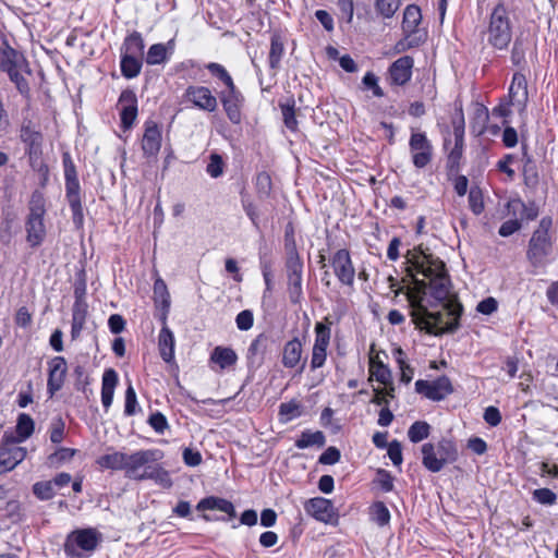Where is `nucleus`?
<instances>
[{
	"label": "nucleus",
	"instance_id": "obj_6",
	"mask_svg": "<svg viewBox=\"0 0 558 558\" xmlns=\"http://www.w3.org/2000/svg\"><path fill=\"white\" fill-rule=\"evenodd\" d=\"M26 457V449L13 439V433L5 432L0 444L1 472L13 470Z\"/></svg>",
	"mask_w": 558,
	"mask_h": 558
},
{
	"label": "nucleus",
	"instance_id": "obj_12",
	"mask_svg": "<svg viewBox=\"0 0 558 558\" xmlns=\"http://www.w3.org/2000/svg\"><path fill=\"white\" fill-rule=\"evenodd\" d=\"M330 263L338 280L344 286L352 287L354 283L355 269L349 251L344 248L338 250L332 255Z\"/></svg>",
	"mask_w": 558,
	"mask_h": 558
},
{
	"label": "nucleus",
	"instance_id": "obj_42",
	"mask_svg": "<svg viewBox=\"0 0 558 558\" xmlns=\"http://www.w3.org/2000/svg\"><path fill=\"white\" fill-rule=\"evenodd\" d=\"M302 414V407L300 402L291 400L289 402L281 403L279 407L280 421L283 423L290 422Z\"/></svg>",
	"mask_w": 558,
	"mask_h": 558
},
{
	"label": "nucleus",
	"instance_id": "obj_62",
	"mask_svg": "<svg viewBox=\"0 0 558 558\" xmlns=\"http://www.w3.org/2000/svg\"><path fill=\"white\" fill-rule=\"evenodd\" d=\"M64 436V423L61 418L53 420L50 428V440L60 444Z\"/></svg>",
	"mask_w": 558,
	"mask_h": 558
},
{
	"label": "nucleus",
	"instance_id": "obj_51",
	"mask_svg": "<svg viewBox=\"0 0 558 558\" xmlns=\"http://www.w3.org/2000/svg\"><path fill=\"white\" fill-rule=\"evenodd\" d=\"M206 69L216 77L221 80L226 87L234 85L232 77L226 70V68L219 63L210 62L206 65Z\"/></svg>",
	"mask_w": 558,
	"mask_h": 558
},
{
	"label": "nucleus",
	"instance_id": "obj_58",
	"mask_svg": "<svg viewBox=\"0 0 558 558\" xmlns=\"http://www.w3.org/2000/svg\"><path fill=\"white\" fill-rule=\"evenodd\" d=\"M155 294H159L163 313H168L170 307V295L167 291V287L161 279L156 280L154 284Z\"/></svg>",
	"mask_w": 558,
	"mask_h": 558
},
{
	"label": "nucleus",
	"instance_id": "obj_34",
	"mask_svg": "<svg viewBox=\"0 0 558 558\" xmlns=\"http://www.w3.org/2000/svg\"><path fill=\"white\" fill-rule=\"evenodd\" d=\"M125 454L124 452L113 451L99 457L96 463L101 469L118 471L124 470L125 466Z\"/></svg>",
	"mask_w": 558,
	"mask_h": 558
},
{
	"label": "nucleus",
	"instance_id": "obj_56",
	"mask_svg": "<svg viewBox=\"0 0 558 558\" xmlns=\"http://www.w3.org/2000/svg\"><path fill=\"white\" fill-rule=\"evenodd\" d=\"M256 190L259 196H268L271 191V178L267 172H260L256 177Z\"/></svg>",
	"mask_w": 558,
	"mask_h": 558
},
{
	"label": "nucleus",
	"instance_id": "obj_7",
	"mask_svg": "<svg viewBox=\"0 0 558 558\" xmlns=\"http://www.w3.org/2000/svg\"><path fill=\"white\" fill-rule=\"evenodd\" d=\"M161 459V452L156 449L138 450L132 454H125V475L130 478L143 481V471L149 462Z\"/></svg>",
	"mask_w": 558,
	"mask_h": 558
},
{
	"label": "nucleus",
	"instance_id": "obj_38",
	"mask_svg": "<svg viewBox=\"0 0 558 558\" xmlns=\"http://www.w3.org/2000/svg\"><path fill=\"white\" fill-rule=\"evenodd\" d=\"M284 52L283 41L279 35H272L270 40L269 51V66L272 71L277 72L280 68V62Z\"/></svg>",
	"mask_w": 558,
	"mask_h": 558
},
{
	"label": "nucleus",
	"instance_id": "obj_57",
	"mask_svg": "<svg viewBox=\"0 0 558 558\" xmlns=\"http://www.w3.org/2000/svg\"><path fill=\"white\" fill-rule=\"evenodd\" d=\"M404 35V38L399 40L395 46V50L398 53L407 51L413 47H417L423 43V39L416 35H411V37H408V34Z\"/></svg>",
	"mask_w": 558,
	"mask_h": 558
},
{
	"label": "nucleus",
	"instance_id": "obj_23",
	"mask_svg": "<svg viewBox=\"0 0 558 558\" xmlns=\"http://www.w3.org/2000/svg\"><path fill=\"white\" fill-rule=\"evenodd\" d=\"M167 314L163 313L162 316V328L158 335V350L161 359L166 363H170L174 359V345L175 339L173 332L167 326L166 323Z\"/></svg>",
	"mask_w": 558,
	"mask_h": 558
},
{
	"label": "nucleus",
	"instance_id": "obj_63",
	"mask_svg": "<svg viewBox=\"0 0 558 558\" xmlns=\"http://www.w3.org/2000/svg\"><path fill=\"white\" fill-rule=\"evenodd\" d=\"M242 207H243V210L245 211V214L247 215V217L251 219L252 223L256 228H258L259 227V223H258L259 214H258L256 205L248 198H242Z\"/></svg>",
	"mask_w": 558,
	"mask_h": 558
},
{
	"label": "nucleus",
	"instance_id": "obj_24",
	"mask_svg": "<svg viewBox=\"0 0 558 558\" xmlns=\"http://www.w3.org/2000/svg\"><path fill=\"white\" fill-rule=\"evenodd\" d=\"M454 146L450 150L448 159L450 162L458 163L462 157L463 141H464V117L460 110L456 117L452 118Z\"/></svg>",
	"mask_w": 558,
	"mask_h": 558
},
{
	"label": "nucleus",
	"instance_id": "obj_29",
	"mask_svg": "<svg viewBox=\"0 0 558 558\" xmlns=\"http://www.w3.org/2000/svg\"><path fill=\"white\" fill-rule=\"evenodd\" d=\"M118 384V374L114 369L108 368L104 372L101 384V403L106 410L113 401L114 389Z\"/></svg>",
	"mask_w": 558,
	"mask_h": 558
},
{
	"label": "nucleus",
	"instance_id": "obj_45",
	"mask_svg": "<svg viewBox=\"0 0 558 558\" xmlns=\"http://www.w3.org/2000/svg\"><path fill=\"white\" fill-rule=\"evenodd\" d=\"M168 59L167 47L163 44L151 45L147 51L146 62L149 65L161 64Z\"/></svg>",
	"mask_w": 558,
	"mask_h": 558
},
{
	"label": "nucleus",
	"instance_id": "obj_37",
	"mask_svg": "<svg viewBox=\"0 0 558 558\" xmlns=\"http://www.w3.org/2000/svg\"><path fill=\"white\" fill-rule=\"evenodd\" d=\"M326 442V437L323 432L316 430H304L302 432L301 436L295 440V446L299 449H305L308 447L317 446L323 447Z\"/></svg>",
	"mask_w": 558,
	"mask_h": 558
},
{
	"label": "nucleus",
	"instance_id": "obj_50",
	"mask_svg": "<svg viewBox=\"0 0 558 558\" xmlns=\"http://www.w3.org/2000/svg\"><path fill=\"white\" fill-rule=\"evenodd\" d=\"M533 500L541 505L553 506L557 501V495L549 488H537L532 493Z\"/></svg>",
	"mask_w": 558,
	"mask_h": 558
},
{
	"label": "nucleus",
	"instance_id": "obj_13",
	"mask_svg": "<svg viewBox=\"0 0 558 558\" xmlns=\"http://www.w3.org/2000/svg\"><path fill=\"white\" fill-rule=\"evenodd\" d=\"M219 97L228 119L232 123L239 124L242 119L241 109L244 104V97L241 92L235 85H232L221 92Z\"/></svg>",
	"mask_w": 558,
	"mask_h": 558
},
{
	"label": "nucleus",
	"instance_id": "obj_52",
	"mask_svg": "<svg viewBox=\"0 0 558 558\" xmlns=\"http://www.w3.org/2000/svg\"><path fill=\"white\" fill-rule=\"evenodd\" d=\"M280 109L284 125L291 131H296L298 121L294 112V101L292 104H281Z\"/></svg>",
	"mask_w": 558,
	"mask_h": 558
},
{
	"label": "nucleus",
	"instance_id": "obj_19",
	"mask_svg": "<svg viewBox=\"0 0 558 558\" xmlns=\"http://www.w3.org/2000/svg\"><path fill=\"white\" fill-rule=\"evenodd\" d=\"M286 260L284 268L287 276L303 275V260L296 250L293 234L287 232L284 236Z\"/></svg>",
	"mask_w": 558,
	"mask_h": 558
},
{
	"label": "nucleus",
	"instance_id": "obj_26",
	"mask_svg": "<svg viewBox=\"0 0 558 558\" xmlns=\"http://www.w3.org/2000/svg\"><path fill=\"white\" fill-rule=\"evenodd\" d=\"M88 305L82 295L76 293V300L72 308V326L71 337L73 340L77 339L84 328Z\"/></svg>",
	"mask_w": 558,
	"mask_h": 558
},
{
	"label": "nucleus",
	"instance_id": "obj_9",
	"mask_svg": "<svg viewBox=\"0 0 558 558\" xmlns=\"http://www.w3.org/2000/svg\"><path fill=\"white\" fill-rule=\"evenodd\" d=\"M409 148L416 168H425L432 161L433 145L424 132H412Z\"/></svg>",
	"mask_w": 558,
	"mask_h": 558
},
{
	"label": "nucleus",
	"instance_id": "obj_60",
	"mask_svg": "<svg viewBox=\"0 0 558 558\" xmlns=\"http://www.w3.org/2000/svg\"><path fill=\"white\" fill-rule=\"evenodd\" d=\"M521 228H522L521 220H519L517 218L509 219L500 226L498 233L500 236L507 238V236L512 235L517 231H519Z\"/></svg>",
	"mask_w": 558,
	"mask_h": 558
},
{
	"label": "nucleus",
	"instance_id": "obj_20",
	"mask_svg": "<svg viewBox=\"0 0 558 558\" xmlns=\"http://www.w3.org/2000/svg\"><path fill=\"white\" fill-rule=\"evenodd\" d=\"M413 65L414 60L410 56L397 59L388 70L390 83L397 86L405 85L411 80Z\"/></svg>",
	"mask_w": 558,
	"mask_h": 558
},
{
	"label": "nucleus",
	"instance_id": "obj_59",
	"mask_svg": "<svg viewBox=\"0 0 558 558\" xmlns=\"http://www.w3.org/2000/svg\"><path fill=\"white\" fill-rule=\"evenodd\" d=\"M236 327L240 330L246 331L252 328L254 323V316L252 311L244 310L236 315L235 318Z\"/></svg>",
	"mask_w": 558,
	"mask_h": 558
},
{
	"label": "nucleus",
	"instance_id": "obj_4",
	"mask_svg": "<svg viewBox=\"0 0 558 558\" xmlns=\"http://www.w3.org/2000/svg\"><path fill=\"white\" fill-rule=\"evenodd\" d=\"M511 38L512 29L508 10L504 2H499L490 14L487 40L493 47L505 49L508 47Z\"/></svg>",
	"mask_w": 558,
	"mask_h": 558
},
{
	"label": "nucleus",
	"instance_id": "obj_21",
	"mask_svg": "<svg viewBox=\"0 0 558 558\" xmlns=\"http://www.w3.org/2000/svg\"><path fill=\"white\" fill-rule=\"evenodd\" d=\"M66 361L63 356H54L49 362V374L47 389L50 396L59 391L64 383L66 375Z\"/></svg>",
	"mask_w": 558,
	"mask_h": 558
},
{
	"label": "nucleus",
	"instance_id": "obj_41",
	"mask_svg": "<svg viewBox=\"0 0 558 558\" xmlns=\"http://www.w3.org/2000/svg\"><path fill=\"white\" fill-rule=\"evenodd\" d=\"M303 275L287 276L288 293L291 303L299 304L303 298Z\"/></svg>",
	"mask_w": 558,
	"mask_h": 558
},
{
	"label": "nucleus",
	"instance_id": "obj_2",
	"mask_svg": "<svg viewBox=\"0 0 558 558\" xmlns=\"http://www.w3.org/2000/svg\"><path fill=\"white\" fill-rule=\"evenodd\" d=\"M551 228L553 218L543 217L529 240L526 259L534 269L544 268L548 263L554 245Z\"/></svg>",
	"mask_w": 558,
	"mask_h": 558
},
{
	"label": "nucleus",
	"instance_id": "obj_35",
	"mask_svg": "<svg viewBox=\"0 0 558 558\" xmlns=\"http://www.w3.org/2000/svg\"><path fill=\"white\" fill-rule=\"evenodd\" d=\"M142 477L143 480H154L163 488H170L172 486V480L169 472L161 466H146L143 471Z\"/></svg>",
	"mask_w": 558,
	"mask_h": 558
},
{
	"label": "nucleus",
	"instance_id": "obj_8",
	"mask_svg": "<svg viewBox=\"0 0 558 558\" xmlns=\"http://www.w3.org/2000/svg\"><path fill=\"white\" fill-rule=\"evenodd\" d=\"M20 61L21 58L14 49H0V70L8 73L11 82H13L19 92L23 94L28 92V84L19 71Z\"/></svg>",
	"mask_w": 558,
	"mask_h": 558
},
{
	"label": "nucleus",
	"instance_id": "obj_33",
	"mask_svg": "<svg viewBox=\"0 0 558 558\" xmlns=\"http://www.w3.org/2000/svg\"><path fill=\"white\" fill-rule=\"evenodd\" d=\"M121 73L126 78L136 77L142 70L141 57L133 56L131 53H121L120 62Z\"/></svg>",
	"mask_w": 558,
	"mask_h": 558
},
{
	"label": "nucleus",
	"instance_id": "obj_28",
	"mask_svg": "<svg viewBox=\"0 0 558 558\" xmlns=\"http://www.w3.org/2000/svg\"><path fill=\"white\" fill-rule=\"evenodd\" d=\"M196 509L199 511L205 510H218L225 512L229 515V518L235 517V509L231 501L220 498V497H206L203 498L196 506Z\"/></svg>",
	"mask_w": 558,
	"mask_h": 558
},
{
	"label": "nucleus",
	"instance_id": "obj_36",
	"mask_svg": "<svg viewBox=\"0 0 558 558\" xmlns=\"http://www.w3.org/2000/svg\"><path fill=\"white\" fill-rule=\"evenodd\" d=\"M34 432V421L33 418L25 413H22L17 417V423L15 427V434H13V439L16 442L25 441L27 438L32 436Z\"/></svg>",
	"mask_w": 558,
	"mask_h": 558
},
{
	"label": "nucleus",
	"instance_id": "obj_25",
	"mask_svg": "<svg viewBox=\"0 0 558 558\" xmlns=\"http://www.w3.org/2000/svg\"><path fill=\"white\" fill-rule=\"evenodd\" d=\"M272 343V339L265 335H258L247 349V361L252 365H260L264 357Z\"/></svg>",
	"mask_w": 558,
	"mask_h": 558
},
{
	"label": "nucleus",
	"instance_id": "obj_1",
	"mask_svg": "<svg viewBox=\"0 0 558 558\" xmlns=\"http://www.w3.org/2000/svg\"><path fill=\"white\" fill-rule=\"evenodd\" d=\"M416 274L414 289L407 292L413 323L428 333L441 335L459 328L462 305L450 292L445 264L438 257L422 254L411 259Z\"/></svg>",
	"mask_w": 558,
	"mask_h": 558
},
{
	"label": "nucleus",
	"instance_id": "obj_47",
	"mask_svg": "<svg viewBox=\"0 0 558 558\" xmlns=\"http://www.w3.org/2000/svg\"><path fill=\"white\" fill-rule=\"evenodd\" d=\"M315 333L316 337L313 347L327 350L330 341V328L323 323H317L315 325Z\"/></svg>",
	"mask_w": 558,
	"mask_h": 558
},
{
	"label": "nucleus",
	"instance_id": "obj_15",
	"mask_svg": "<svg viewBox=\"0 0 558 558\" xmlns=\"http://www.w3.org/2000/svg\"><path fill=\"white\" fill-rule=\"evenodd\" d=\"M21 141L26 145V153L31 159H36L41 155L43 134L32 121H24L20 132Z\"/></svg>",
	"mask_w": 558,
	"mask_h": 558
},
{
	"label": "nucleus",
	"instance_id": "obj_16",
	"mask_svg": "<svg viewBox=\"0 0 558 558\" xmlns=\"http://www.w3.org/2000/svg\"><path fill=\"white\" fill-rule=\"evenodd\" d=\"M508 99L520 113L525 110L529 100V93L527 82L522 73L513 74L508 92Z\"/></svg>",
	"mask_w": 558,
	"mask_h": 558
},
{
	"label": "nucleus",
	"instance_id": "obj_40",
	"mask_svg": "<svg viewBox=\"0 0 558 558\" xmlns=\"http://www.w3.org/2000/svg\"><path fill=\"white\" fill-rule=\"evenodd\" d=\"M523 179L525 185L530 187H534L538 184V172L535 162L532 157L529 156L525 151L523 154Z\"/></svg>",
	"mask_w": 558,
	"mask_h": 558
},
{
	"label": "nucleus",
	"instance_id": "obj_49",
	"mask_svg": "<svg viewBox=\"0 0 558 558\" xmlns=\"http://www.w3.org/2000/svg\"><path fill=\"white\" fill-rule=\"evenodd\" d=\"M225 162L222 157L218 154H211L209 162L206 167V172L214 179H217L223 174Z\"/></svg>",
	"mask_w": 558,
	"mask_h": 558
},
{
	"label": "nucleus",
	"instance_id": "obj_31",
	"mask_svg": "<svg viewBox=\"0 0 558 558\" xmlns=\"http://www.w3.org/2000/svg\"><path fill=\"white\" fill-rule=\"evenodd\" d=\"M421 9L415 4H409L403 12L402 31L408 37L416 34V27L421 23Z\"/></svg>",
	"mask_w": 558,
	"mask_h": 558
},
{
	"label": "nucleus",
	"instance_id": "obj_30",
	"mask_svg": "<svg viewBox=\"0 0 558 558\" xmlns=\"http://www.w3.org/2000/svg\"><path fill=\"white\" fill-rule=\"evenodd\" d=\"M302 343L298 338L288 341L282 350V364L287 368H294L302 359Z\"/></svg>",
	"mask_w": 558,
	"mask_h": 558
},
{
	"label": "nucleus",
	"instance_id": "obj_46",
	"mask_svg": "<svg viewBox=\"0 0 558 558\" xmlns=\"http://www.w3.org/2000/svg\"><path fill=\"white\" fill-rule=\"evenodd\" d=\"M401 5V0H376L375 9L385 19H390Z\"/></svg>",
	"mask_w": 558,
	"mask_h": 558
},
{
	"label": "nucleus",
	"instance_id": "obj_48",
	"mask_svg": "<svg viewBox=\"0 0 558 558\" xmlns=\"http://www.w3.org/2000/svg\"><path fill=\"white\" fill-rule=\"evenodd\" d=\"M372 519L380 526L387 525L389 523L390 512L384 502L379 501L374 504L372 507Z\"/></svg>",
	"mask_w": 558,
	"mask_h": 558
},
{
	"label": "nucleus",
	"instance_id": "obj_3",
	"mask_svg": "<svg viewBox=\"0 0 558 558\" xmlns=\"http://www.w3.org/2000/svg\"><path fill=\"white\" fill-rule=\"evenodd\" d=\"M46 201L39 191L33 192L25 220L26 242L32 248L40 246L47 235L45 223Z\"/></svg>",
	"mask_w": 558,
	"mask_h": 558
},
{
	"label": "nucleus",
	"instance_id": "obj_54",
	"mask_svg": "<svg viewBox=\"0 0 558 558\" xmlns=\"http://www.w3.org/2000/svg\"><path fill=\"white\" fill-rule=\"evenodd\" d=\"M469 205L475 215H480L484 210L483 195L480 189H471L469 192Z\"/></svg>",
	"mask_w": 558,
	"mask_h": 558
},
{
	"label": "nucleus",
	"instance_id": "obj_53",
	"mask_svg": "<svg viewBox=\"0 0 558 558\" xmlns=\"http://www.w3.org/2000/svg\"><path fill=\"white\" fill-rule=\"evenodd\" d=\"M33 492L41 500L51 499L56 495L53 483L51 481L36 483L33 486Z\"/></svg>",
	"mask_w": 558,
	"mask_h": 558
},
{
	"label": "nucleus",
	"instance_id": "obj_17",
	"mask_svg": "<svg viewBox=\"0 0 558 558\" xmlns=\"http://www.w3.org/2000/svg\"><path fill=\"white\" fill-rule=\"evenodd\" d=\"M304 509L310 515L324 523H330L337 517L332 502L323 497L307 500Z\"/></svg>",
	"mask_w": 558,
	"mask_h": 558
},
{
	"label": "nucleus",
	"instance_id": "obj_27",
	"mask_svg": "<svg viewBox=\"0 0 558 558\" xmlns=\"http://www.w3.org/2000/svg\"><path fill=\"white\" fill-rule=\"evenodd\" d=\"M209 362L215 364L219 371H223L235 365L238 354L232 348L218 345L211 351Z\"/></svg>",
	"mask_w": 558,
	"mask_h": 558
},
{
	"label": "nucleus",
	"instance_id": "obj_5",
	"mask_svg": "<svg viewBox=\"0 0 558 558\" xmlns=\"http://www.w3.org/2000/svg\"><path fill=\"white\" fill-rule=\"evenodd\" d=\"M100 541L101 534L93 527L75 530L68 535L64 551L71 558H86L84 553H93Z\"/></svg>",
	"mask_w": 558,
	"mask_h": 558
},
{
	"label": "nucleus",
	"instance_id": "obj_22",
	"mask_svg": "<svg viewBox=\"0 0 558 558\" xmlns=\"http://www.w3.org/2000/svg\"><path fill=\"white\" fill-rule=\"evenodd\" d=\"M121 106V123L124 130L130 129L137 117V99L132 90H123L119 97Z\"/></svg>",
	"mask_w": 558,
	"mask_h": 558
},
{
	"label": "nucleus",
	"instance_id": "obj_55",
	"mask_svg": "<svg viewBox=\"0 0 558 558\" xmlns=\"http://www.w3.org/2000/svg\"><path fill=\"white\" fill-rule=\"evenodd\" d=\"M369 373L383 385H388L391 380V372L383 362H378L375 367L373 366Z\"/></svg>",
	"mask_w": 558,
	"mask_h": 558
},
{
	"label": "nucleus",
	"instance_id": "obj_10",
	"mask_svg": "<svg viewBox=\"0 0 558 558\" xmlns=\"http://www.w3.org/2000/svg\"><path fill=\"white\" fill-rule=\"evenodd\" d=\"M66 199L72 211L73 221L76 225L83 222V206L80 197V183L74 168L65 169Z\"/></svg>",
	"mask_w": 558,
	"mask_h": 558
},
{
	"label": "nucleus",
	"instance_id": "obj_64",
	"mask_svg": "<svg viewBox=\"0 0 558 558\" xmlns=\"http://www.w3.org/2000/svg\"><path fill=\"white\" fill-rule=\"evenodd\" d=\"M340 451L336 447H328L319 457L322 464L332 465L340 460Z\"/></svg>",
	"mask_w": 558,
	"mask_h": 558
},
{
	"label": "nucleus",
	"instance_id": "obj_44",
	"mask_svg": "<svg viewBox=\"0 0 558 558\" xmlns=\"http://www.w3.org/2000/svg\"><path fill=\"white\" fill-rule=\"evenodd\" d=\"M436 450L438 454L441 457V461L453 462L457 460L458 450L456 444L447 438H442L438 444Z\"/></svg>",
	"mask_w": 558,
	"mask_h": 558
},
{
	"label": "nucleus",
	"instance_id": "obj_61",
	"mask_svg": "<svg viewBox=\"0 0 558 558\" xmlns=\"http://www.w3.org/2000/svg\"><path fill=\"white\" fill-rule=\"evenodd\" d=\"M137 404L136 393L135 390L130 383L126 391H125V407H124V413L126 415H134L135 414V407Z\"/></svg>",
	"mask_w": 558,
	"mask_h": 558
},
{
	"label": "nucleus",
	"instance_id": "obj_43",
	"mask_svg": "<svg viewBox=\"0 0 558 558\" xmlns=\"http://www.w3.org/2000/svg\"><path fill=\"white\" fill-rule=\"evenodd\" d=\"M429 433L430 426L427 422L416 421L409 427L408 437L412 442L416 444L426 439L429 436Z\"/></svg>",
	"mask_w": 558,
	"mask_h": 558
},
{
	"label": "nucleus",
	"instance_id": "obj_18",
	"mask_svg": "<svg viewBox=\"0 0 558 558\" xmlns=\"http://www.w3.org/2000/svg\"><path fill=\"white\" fill-rule=\"evenodd\" d=\"M161 147V130L155 121L145 122V131L142 138V149L145 157H155Z\"/></svg>",
	"mask_w": 558,
	"mask_h": 558
},
{
	"label": "nucleus",
	"instance_id": "obj_39",
	"mask_svg": "<svg viewBox=\"0 0 558 558\" xmlns=\"http://www.w3.org/2000/svg\"><path fill=\"white\" fill-rule=\"evenodd\" d=\"M144 40L138 32H133L125 37L122 45V53H131L141 57L144 51Z\"/></svg>",
	"mask_w": 558,
	"mask_h": 558
},
{
	"label": "nucleus",
	"instance_id": "obj_11",
	"mask_svg": "<svg viewBox=\"0 0 558 558\" xmlns=\"http://www.w3.org/2000/svg\"><path fill=\"white\" fill-rule=\"evenodd\" d=\"M415 390L429 400L440 401L450 395L453 389L450 379L447 376H441L432 381L418 379L415 383Z\"/></svg>",
	"mask_w": 558,
	"mask_h": 558
},
{
	"label": "nucleus",
	"instance_id": "obj_14",
	"mask_svg": "<svg viewBox=\"0 0 558 558\" xmlns=\"http://www.w3.org/2000/svg\"><path fill=\"white\" fill-rule=\"evenodd\" d=\"M185 98L201 110L214 112L218 107L217 98L205 86H189L184 93Z\"/></svg>",
	"mask_w": 558,
	"mask_h": 558
},
{
	"label": "nucleus",
	"instance_id": "obj_32",
	"mask_svg": "<svg viewBox=\"0 0 558 558\" xmlns=\"http://www.w3.org/2000/svg\"><path fill=\"white\" fill-rule=\"evenodd\" d=\"M422 463L430 472H439L446 464L445 461H441V457L433 444H424L422 446Z\"/></svg>",
	"mask_w": 558,
	"mask_h": 558
}]
</instances>
